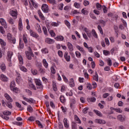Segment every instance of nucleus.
<instances>
[{"label": "nucleus", "instance_id": "obj_1", "mask_svg": "<svg viewBox=\"0 0 129 129\" xmlns=\"http://www.w3.org/2000/svg\"><path fill=\"white\" fill-rule=\"evenodd\" d=\"M18 60L19 61V68L21 71L23 72H28V70L25 67L22 66L23 64H24V60L23 59V56L21 55H18Z\"/></svg>", "mask_w": 129, "mask_h": 129}, {"label": "nucleus", "instance_id": "obj_2", "mask_svg": "<svg viewBox=\"0 0 129 129\" xmlns=\"http://www.w3.org/2000/svg\"><path fill=\"white\" fill-rule=\"evenodd\" d=\"M34 82L36 85L37 89H40V90H43L44 86H43V84H42V81H41V80L39 79H35Z\"/></svg>", "mask_w": 129, "mask_h": 129}, {"label": "nucleus", "instance_id": "obj_3", "mask_svg": "<svg viewBox=\"0 0 129 129\" xmlns=\"http://www.w3.org/2000/svg\"><path fill=\"white\" fill-rule=\"evenodd\" d=\"M25 54L28 60H32V57H34V59H37V56H35L34 53L29 52V51H26Z\"/></svg>", "mask_w": 129, "mask_h": 129}, {"label": "nucleus", "instance_id": "obj_4", "mask_svg": "<svg viewBox=\"0 0 129 129\" xmlns=\"http://www.w3.org/2000/svg\"><path fill=\"white\" fill-rule=\"evenodd\" d=\"M10 15H11L14 19H16L18 18V11L17 10H11L10 11Z\"/></svg>", "mask_w": 129, "mask_h": 129}, {"label": "nucleus", "instance_id": "obj_5", "mask_svg": "<svg viewBox=\"0 0 129 129\" xmlns=\"http://www.w3.org/2000/svg\"><path fill=\"white\" fill-rule=\"evenodd\" d=\"M29 34L31 37L33 38H39V34L34 31L32 29L29 30Z\"/></svg>", "mask_w": 129, "mask_h": 129}, {"label": "nucleus", "instance_id": "obj_6", "mask_svg": "<svg viewBox=\"0 0 129 129\" xmlns=\"http://www.w3.org/2000/svg\"><path fill=\"white\" fill-rule=\"evenodd\" d=\"M41 10L44 13H49V8L48 5L46 4H43L42 6Z\"/></svg>", "mask_w": 129, "mask_h": 129}, {"label": "nucleus", "instance_id": "obj_7", "mask_svg": "<svg viewBox=\"0 0 129 129\" xmlns=\"http://www.w3.org/2000/svg\"><path fill=\"white\" fill-rule=\"evenodd\" d=\"M84 31L87 34V35L89 38H92V33L89 29H88L87 28L85 27L84 29Z\"/></svg>", "mask_w": 129, "mask_h": 129}, {"label": "nucleus", "instance_id": "obj_8", "mask_svg": "<svg viewBox=\"0 0 129 129\" xmlns=\"http://www.w3.org/2000/svg\"><path fill=\"white\" fill-rule=\"evenodd\" d=\"M23 28H24V26H23V22L22 21V18H19V20L18 21V29L20 31H23Z\"/></svg>", "mask_w": 129, "mask_h": 129}, {"label": "nucleus", "instance_id": "obj_9", "mask_svg": "<svg viewBox=\"0 0 129 129\" xmlns=\"http://www.w3.org/2000/svg\"><path fill=\"white\" fill-rule=\"evenodd\" d=\"M0 23L2 26L4 27L5 29H7V28H8V24H7V22H6V20L4 19V18L0 19Z\"/></svg>", "mask_w": 129, "mask_h": 129}, {"label": "nucleus", "instance_id": "obj_10", "mask_svg": "<svg viewBox=\"0 0 129 129\" xmlns=\"http://www.w3.org/2000/svg\"><path fill=\"white\" fill-rule=\"evenodd\" d=\"M14 56V52L12 51H9L7 52V60H11L12 59V57Z\"/></svg>", "mask_w": 129, "mask_h": 129}, {"label": "nucleus", "instance_id": "obj_11", "mask_svg": "<svg viewBox=\"0 0 129 129\" xmlns=\"http://www.w3.org/2000/svg\"><path fill=\"white\" fill-rule=\"evenodd\" d=\"M76 48L78 49V50H79V51H80V52L82 53V54H83V55L86 54V52H85V50L83 47L80 46V45H77Z\"/></svg>", "mask_w": 129, "mask_h": 129}, {"label": "nucleus", "instance_id": "obj_12", "mask_svg": "<svg viewBox=\"0 0 129 129\" xmlns=\"http://www.w3.org/2000/svg\"><path fill=\"white\" fill-rule=\"evenodd\" d=\"M67 45L70 52H72L74 50V48H73V44H72V43L68 42Z\"/></svg>", "mask_w": 129, "mask_h": 129}, {"label": "nucleus", "instance_id": "obj_13", "mask_svg": "<svg viewBox=\"0 0 129 129\" xmlns=\"http://www.w3.org/2000/svg\"><path fill=\"white\" fill-rule=\"evenodd\" d=\"M1 79L3 82H8L9 81V78H7V76L3 74L1 75Z\"/></svg>", "mask_w": 129, "mask_h": 129}, {"label": "nucleus", "instance_id": "obj_14", "mask_svg": "<svg viewBox=\"0 0 129 129\" xmlns=\"http://www.w3.org/2000/svg\"><path fill=\"white\" fill-rule=\"evenodd\" d=\"M63 122L64 127H66V128H69V121H68V119H67V118H64L63 119Z\"/></svg>", "mask_w": 129, "mask_h": 129}, {"label": "nucleus", "instance_id": "obj_15", "mask_svg": "<svg viewBox=\"0 0 129 129\" xmlns=\"http://www.w3.org/2000/svg\"><path fill=\"white\" fill-rule=\"evenodd\" d=\"M95 121L97 123H100V124H105V123H106L105 120L101 119H96L95 120Z\"/></svg>", "mask_w": 129, "mask_h": 129}, {"label": "nucleus", "instance_id": "obj_16", "mask_svg": "<svg viewBox=\"0 0 129 129\" xmlns=\"http://www.w3.org/2000/svg\"><path fill=\"white\" fill-rule=\"evenodd\" d=\"M64 59L67 62H70L71 57L70 55H68V52H66L64 54Z\"/></svg>", "mask_w": 129, "mask_h": 129}, {"label": "nucleus", "instance_id": "obj_17", "mask_svg": "<svg viewBox=\"0 0 129 129\" xmlns=\"http://www.w3.org/2000/svg\"><path fill=\"white\" fill-rule=\"evenodd\" d=\"M42 64L45 69H48V68L49 67V64L48 63V61H47L46 59H43L42 60Z\"/></svg>", "mask_w": 129, "mask_h": 129}, {"label": "nucleus", "instance_id": "obj_18", "mask_svg": "<svg viewBox=\"0 0 129 129\" xmlns=\"http://www.w3.org/2000/svg\"><path fill=\"white\" fill-rule=\"evenodd\" d=\"M29 84V87H30V88H31V89H33V90H37V88H36V86L34 85L32 81H30Z\"/></svg>", "mask_w": 129, "mask_h": 129}, {"label": "nucleus", "instance_id": "obj_19", "mask_svg": "<svg viewBox=\"0 0 129 129\" xmlns=\"http://www.w3.org/2000/svg\"><path fill=\"white\" fill-rule=\"evenodd\" d=\"M35 29L38 32L39 34L42 33V29H41V26L38 23L36 24L35 25Z\"/></svg>", "mask_w": 129, "mask_h": 129}, {"label": "nucleus", "instance_id": "obj_20", "mask_svg": "<svg viewBox=\"0 0 129 129\" xmlns=\"http://www.w3.org/2000/svg\"><path fill=\"white\" fill-rule=\"evenodd\" d=\"M23 98L24 100H25V101H27V102H29V103H34V99H33L32 98L29 99L23 96Z\"/></svg>", "mask_w": 129, "mask_h": 129}, {"label": "nucleus", "instance_id": "obj_21", "mask_svg": "<svg viewBox=\"0 0 129 129\" xmlns=\"http://www.w3.org/2000/svg\"><path fill=\"white\" fill-rule=\"evenodd\" d=\"M4 96L9 102H13V98H12V97H11V96L8 94H5Z\"/></svg>", "mask_w": 129, "mask_h": 129}, {"label": "nucleus", "instance_id": "obj_22", "mask_svg": "<svg viewBox=\"0 0 129 129\" xmlns=\"http://www.w3.org/2000/svg\"><path fill=\"white\" fill-rule=\"evenodd\" d=\"M69 84L71 87H74L75 86V83H74V79H70Z\"/></svg>", "mask_w": 129, "mask_h": 129}, {"label": "nucleus", "instance_id": "obj_23", "mask_svg": "<svg viewBox=\"0 0 129 129\" xmlns=\"http://www.w3.org/2000/svg\"><path fill=\"white\" fill-rule=\"evenodd\" d=\"M28 38V35L27 34L25 33L23 35V40L25 43V44H28V39H27Z\"/></svg>", "mask_w": 129, "mask_h": 129}, {"label": "nucleus", "instance_id": "obj_24", "mask_svg": "<svg viewBox=\"0 0 129 129\" xmlns=\"http://www.w3.org/2000/svg\"><path fill=\"white\" fill-rule=\"evenodd\" d=\"M74 117H75V120L77 121V123H80V124H81V120H80V118H79V117H78L77 115H75Z\"/></svg>", "mask_w": 129, "mask_h": 129}, {"label": "nucleus", "instance_id": "obj_25", "mask_svg": "<svg viewBox=\"0 0 129 129\" xmlns=\"http://www.w3.org/2000/svg\"><path fill=\"white\" fill-rule=\"evenodd\" d=\"M45 42L47 43V44H53L54 40L51 38H47L45 39Z\"/></svg>", "mask_w": 129, "mask_h": 129}, {"label": "nucleus", "instance_id": "obj_26", "mask_svg": "<svg viewBox=\"0 0 129 129\" xmlns=\"http://www.w3.org/2000/svg\"><path fill=\"white\" fill-rule=\"evenodd\" d=\"M91 33L94 38H96V39H97V38H98V36L97 35V33H96V32L95 31V30L92 29Z\"/></svg>", "mask_w": 129, "mask_h": 129}, {"label": "nucleus", "instance_id": "obj_27", "mask_svg": "<svg viewBox=\"0 0 129 129\" xmlns=\"http://www.w3.org/2000/svg\"><path fill=\"white\" fill-rule=\"evenodd\" d=\"M37 13L40 19H42V20H45V17H44L43 13L41 12V10H38Z\"/></svg>", "mask_w": 129, "mask_h": 129}, {"label": "nucleus", "instance_id": "obj_28", "mask_svg": "<svg viewBox=\"0 0 129 129\" xmlns=\"http://www.w3.org/2000/svg\"><path fill=\"white\" fill-rule=\"evenodd\" d=\"M87 100L88 102H95L96 101V98L94 97H92V98H88Z\"/></svg>", "mask_w": 129, "mask_h": 129}, {"label": "nucleus", "instance_id": "obj_29", "mask_svg": "<svg viewBox=\"0 0 129 129\" xmlns=\"http://www.w3.org/2000/svg\"><path fill=\"white\" fill-rule=\"evenodd\" d=\"M94 112L96 113L98 116H100V117H102V113L101 112L97 110H94Z\"/></svg>", "mask_w": 129, "mask_h": 129}, {"label": "nucleus", "instance_id": "obj_30", "mask_svg": "<svg viewBox=\"0 0 129 129\" xmlns=\"http://www.w3.org/2000/svg\"><path fill=\"white\" fill-rule=\"evenodd\" d=\"M24 43L22 41V39L20 38L19 39V48L20 49H23L24 47Z\"/></svg>", "mask_w": 129, "mask_h": 129}, {"label": "nucleus", "instance_id": "obj_31", "mask_svg": "<svg viewBox=\"0 0 129 129\" xmlns=\"http://www.w3.org/2000/svg\"><path fill=\"white\" fill-rule=\"evenodd\" d=\"M59 99H60V101L62 103H65V102H66V99L65 98V97H64V96H60Z\"/></svg>", "mask_w": 129, "mask_h": 129}, {"label": "nucleus", "instance_id": "obj_32", "mask_svg": "<svg viewBox=\"0 0 129 129\" xmlns=\"http://www.w3.org/2000/svg\"><path fill=\"white\" fill-rule=\"evenodd\" d=\"M15 87H16V83L15 81H12L10 84V89H13Z\"/></svg>", "mask_w": 129, "mask_h": 129}, {"label": "nucleus", "instance_id": "obj_33", "mask_svg": "<svg viewBox=\"0 0 129 129\" xmlns=\"http://www.w3.org/2000/svg\"><path fill=\"white\" fill-rule=\"evenodd\" d=\"M117 118L118 120H120V121H124V117H122V115H118Z\"/></svg>", "mask_w": 129, "mask_h": 129}, {"label": "nucleus", "instance_id": "obj_34", "mask_svg": "<svg viewBox=\"0 0 129 129\" xmlns=\"http://www.w3.org/2000/svg\"><path fill=\"white\" fill-rule=\"evenodd\" d=\"M1 69L2 71H6V69H7V67H6V64L2 63H1Z\"/></svg>", "mask_w": 129, "mask_h": 129}, {"label": "nucleus", "instance_id": "obj_35", "mask_svg": "<svg viewBox=\"0 0 129 129\" xmlns=\"http://www.w3.org/2000/svg\"><path fill=\"white\" fill-rule=\"evenodd\" d=\"M55 40H56V41H63L64 37L62 36H57L55 37Z\"/></svg>", "mask_w": 129, "mask_h": 129}, {"label": "nucleus", "instance_id": "obj_36", "mask_svg": "<svg viewBox=\"0 0 129 129\" xmlns=\"http://www.w3.org/2000/svg\"><path fill=\"white\" fill-rule=\"evenodd\" d=\"M30 2L32 3V5L34 7V8H35V9H37L38 4H37V3H36V2L34 1V0H30Z\"/></svg>", "mask_w": 129, "mask_h": 129}, {"label": "nucleus", "instance_id": "obj_37", "mask_svg": "<svg viewBox=\"0 0 129 129\" xmlns=\"http://www.w3.org/2000/svg\"><path fill=\"white\" fill-rule=\"evenodd\" d=\"M13 36L11 33H8L7 34V39L9 42H12V39L13 38Z\"/></svg>", "mask_w": 129, "mask_h": 129}, {"label": "nucleus", "instance_id": "obj_38", "mask_svg": "<svg viewBox=\"0 0 129 129\" xmlns=\"http://www.w3.org/2000/svg\"><path fill=\"white\" fill-rule=\"evenodd\" d=\"M102 8L103 9V12L104 14H107V11H108V9L106 8L104 5L102 6Z\"/></svg>", "mask_w": 129, "mask_h": 129}, {"label": "nucleus", "instance_id": "obj_39", "mask_svg": "<svg viewBox=\"0 0 129 129\" xmlns=\"http://www.w3.org/2000/svg\"><path fill=\"white\" fill-rule=\"evenodd\" d=\"M0 44L2 47H5V46H6L7 45L6 42H5L2 38L0 39Z\"/></svg>", "mask_w": 129, "mask_h": 129}, {"label": "nucleus", "instance_id": "obj_40", "mask_svg": "<svg viewBox=\"0 0 129 129\" xmlns=\"http://www.w3.org/2000/svg\"><path fill=\"white\" fill-rule=\"evenodd\" d=\"M8 22L11 25H14L15 24V20L12 18H9Z\"/></svg>", "mask_w": 129, "mask_h": 129}, {"label": "nucleus", "instance_id": "obj_41", "mask_svg": "<svg viewBox=\"0 0 129 129\" xmlns=\"http://www.w3.org/2000/svg\"><path fill=\"white\" fill-rule=\"evenodd\" d=\"M93 78L95 81H98V75L97 72L95 73V75L93 76Z\"/></svg>", "mask_w": 129, "mask_h": 129}, {"label": "nucleus", "instance_id": "obj_42", "mask_svg": "<svg viewBox=\"0 0 129 129\" xmlns=\"http://www.w3.org/2000/svg\"><path fill=\"white\" fill-rule=\"evenodd\" d=\"M27 111L30 113L33 112V107H32L31 105H28L27 106Z\"/></svg>", "mask_w": 129, "mask_h": 129}, {"label": "nucleus", "instance_id": "obj_43", "mask_svg": "<svg viewBox=\"0 0 129 129\" xmlns=\"http://www.w3.org/2000/svg\"><path fill=\"white\" fill-rule=\"evenodd\" d=\"M13 89H11L12 91H13V92H15V93H18L19 91V88L17 87L13 88Z\"/></svg>", "mask_w": 129, "mask_h": 129}, {"label": "nucleus", "instance_id": "obj_44", "mask_svg": "<svg viewBox=\"0 0 129 129\" xmlns=\"http://www.w3.org/2000/svg\"><path fill=\"white\" fill-rule=\"evenodd\" d=\"M41 52L43 54H47L48 53V48H45L41 49Z\"/></svg>", "mask_w": 129, "mask_h": 129}, {"label": "nucleus", "instance_id": "obj_45", "mask_svg": "<svg viewBox=\"0 0 129 129\" xmlns=\"http://www.w3.org/2000/svg\"><path fill=\"white\" fill-rule=\"evenodd\" d=\"M103 53L105 56H108V55H110V52L108 50H104Z\"/></svg>", "mask_w": 129, "mask_h": 129}, {"label": "nucleus", "instance_id": "obj_46", "mask_svg": "<svg viewBox=\"0 0 129 129\" xmlns=\"http://www.w3.org/2000/svg\"><path fill=\"white\" fill-rule=\"evenodd\" d=\"M77 124L75 122H72V129H77Z\"/></svg>", "mask_w": 129, "mask_h": 129}, {"label": "nucleus", "instance_id": "obj_47", "mask_svg": "<svg viewBox=\"0 0 129 129\" xmlns=\"http://www.w3.org/2000/svg\"><path fill=\"white\" fill-rule=\"evenodd\" d=\"M76 56L77 58H81V53L79 51H76L75 52Z\"/></svg>", "mask_w": 129, "mask_h": 129}, {"label": "nucleus", "instance_id": "obj_48", "mask_svg": "<svg viewBox=\"0 0 129 129\" xmlns=\"http://www.w3.org/2000/svg\"><path fill=\"white\" fill-rule=\"evenodd\" d=\"M51 72L52 74H55L56 73V70L54 68V66H51L50 68Z\"/></svg>", "mask_w": 129, "mask_h": 129}, {"label": "nucleus", "instance_id": "obj_49", "mask_svg": "<svg viewBox=\"0 0 129 129\" xmlns=\"http://www.w3.org/2000/svg\"><path fill=\"white\" fill-rule=\"evenodd\" d=\"M98 30L99 31L100 34H101V35H103V31L102 30V28H101V26H100V25L98 26Z\"/></svg>", "mask_w": 129, "mask_h": 129}, {"label": "nucleus", "instance_id": "obj_50", "mask_svg": "<svg viewBox=\"0 0 129 129\" xmlns=\"http://www.w3.org/2000/svg\"><path fill=\"white\" fill-rule=\"evenodd\" d=\"M3 114L4 115H11L12 114V112L9 111H5L3 112Z\"/></svg>", "mask_w": 129, "mask_h": 129}, {"label": "nucleus", "instance_id": "obj_51", "mask_svg": "<svg viewBox=\"0 0 129 129\" xmlns=\"http://www.w3.org/2000/svg\"><path fill=\"white\" fill-rule=\"evenodd\" d=\"M107 65L108 66H112V61L111 60V59H110V58H108L107 59Z\"/></svg>", "mask_w": 129, "mask_h": 129}, {"label": "nucleus", "instance_id": "obj_52", "mask_svg": "<svg viewBox=\"0 0 129 129\" xmlns=\"http://www.w3.org/2000/svg\"><path fill=\"white\" fill-rule=\"evenodd\" d=\"M106 101H111L113 100V97L112 96H110L106 99Z\"/></svg>", "mask_w": 129, "mask_h": 129}, {"label": "nucleus", "instance_id": "obj_53", "mask_svg": "<svg viewBox=\"0 0 129 129\" xmlns=\"http://www.w3.org/2000/svg\"><path fill=\"white\" fill-rule=\"evenodd\" d=\"M26 92L28 93L29 96H32V94H33V92H32V91L29 89H26Z\"/></svg>", "mask_w": 129, "mask_h": 129}, {"label": "nucleus", "instance_id": "obj_54", "mask_svg": "<svg viewBox=\"0 0 129 129\" xmlns=\"http://www.w3.org/2000/svg\"><path fill=\"white\" fill-rule=\"evenodd\" d=\"M112 108L113 110H114L116 112H119V113H120L122 112L121 110H120V108Z\"/></svg>", "mask_w": 129, "mask_h": 129}, {"label": "nucleus", "instance_id": "obj_55", "mask_svg": "<svg viewBox=\"0 0 129 129\" xmlns=\"http://www.w3.org/2000/svg\"><path fill=\"white\" fill-rule=\"evenodd\" d=\"M64 23L66 25V26L68 27V28H70L71 27V24L69 22L68 20H64Z\"/></svg>", "mask_w": 129, "mask_h": 129}, {"label": "nucleus", "instance_id": "obj_56", "mask_svg": "<svg viewBox=\"0 0 129 129\" xmlns=\"http://www.w3.org/2000/svg\"><path fill=\"white\" fill-rule=\"evenodd\" d=\"M96 8L97 9V10H98L99 11H100V10H101V5H100V4L99 3H97L96 5Z\"/></svg>", "mask_w": 129, "mask_h": 129}, {"label": "nucleus", "instance_id": "obj_57", "mask_svg": "<svg viewBox=\"0 0 129 129\" xmlns=\"http://www.w3.org/2000/svg\"><path fill=\"white\" fill-rule=\"evenodd\" d=\"M42 31H43L45 35H47V28L45 26L42 27Z\"/></svg>", "mask_w": 129, "mask_h": 129}, {"label": "nucleus", "instance_id": "obj_58", "mask_svg": "<svg viewBox=\"0 0 129 129\" xmlns=\"http://www.w3.org/2000/svg\"><path fill=\"white\" fill-rule=\"evenodd\" d=\"M6 105L9 107V108H13V105H12L10 101L6 104Z\"/></svg>", "mask_w": 129, "mask_h": 129}, {"label": "nucleus", "instance_id": "obj_59", "mask_svg": "<svg viewBox=\"0 0 129 129\" xmlns=\"http://www.w3.org/2000/svg\"><path fill=\"white\" fill-rule=\"evenodd\" d=\"M82 13L83 14V15H88V12L87 11V10H85V9H83L82 10Z\"/></svg>", "mask_w": 129, "mask_h": 129}, {"label": "nucleus", "instance_id": "obj_60", "mask_svg": "<svg viewBox=\"0 0 129 129\" xmlns=\"http://www.w3.org/2000/svg\"><path fill=\"white\" fill-rule=\"evenodd\" d=\"M49 33L51 35V37H55V36H56V34L55 33V32H54V31L53 30H50L49 31Z\"/></svg>", "mask_w": 129, "mask_h": 129}, {"label": "nucleus", "instance_id": "obj_61", "mask_svg": "<svg viewBox=\"0 0 129 129\" xmlns=\"http://www.w3.org/2000/svg\"><path fill=\"white\" fill-rule=\"evenodd\" d=\"M62 78H63L64 81L66 83H68V79H67V78L66 77V76H65V75H62Z\"/></svg>", "mask_w": 129, "mask_h": 129}, {"label": "nucleus", "instance_id": "obj_62", "mask_svg": "<svg viewBox=\"0 0 129 129\" xmlns=\"http://www.w3.org/2000/svg\"><path fill=\"white\" fill-rule=\"evenodd\" d=\"M108 96H109V94L107 93H105L103 94V98H107Z\"/></svg>", "mask_w": 129, "mask_h": 129}, {"label": "nucleus", "instance_id": "obj_63", "mask_svg": "<svg viewBox=\"0 0 129 129\" xmlns=\"http://www.w3.org/2000/svg\"><path fill=\"white\" fill-rule=\"evenodd\" d=\"M105 43H106L107 46H109L110 43H109V40H108V38H105Z\"/></svg>", "mask_w": 129, "mask_h": 129}, {"label": "nucleus", "instance_id": "obj_64", "mask_svg": "<svg viewBox=\"0 0 129 129\" xmlns=\"http://www.w3.org/2000/svg\"><path fill=\"white\" fill-rule=\"evenodd\" d=\"M74 6L75 7V8H76L77 9H79V8H80V4L77 3H75L74 4Z\"/></svg>", "mask_w": 129, "mask_h": 129}]
</instances>
